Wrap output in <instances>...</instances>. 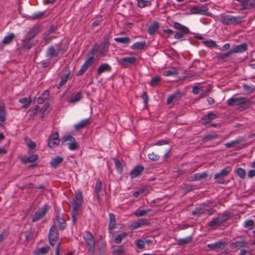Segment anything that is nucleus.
Instances as JSON below:
<instances>
[{
    "mask_svg": "<svg viewBox=\"0 0 255 255\" xmlns=\"http://www.w3.org/2000/svg\"><path fill=\"white\" fill-rule=\"evenodd\" d=\"M251 102L246 97L234 96L228 100L227 104L230 106H239L243 109H248L251 105Z\"/></svg>",
    "mask_w": 255,
    "mask_h": 255,
    "instance_id": "f257e3e1",
    "label": "nucleus"
},
{
    "mask_svg": "<svg viewBox=\"0 0 255 255\" xmlns=\"http://www.w3.org/2000/svg\"><path fill=\"white\" fill-rule=\"evenodd\" d=\"M83 238L88 252L92 255L95 253V241L93 234L90 232H86Z\"/></svg>",
    "mask_w": 255,
    "mask_h": 255,
    "instance_id": "f03ea898",
    "label": "nucleus"
},
{
    "mask_svg": "<svg viewBox=\"0 0 255 255\" xmlns=\"http://www.w3.org/2000/svg\"><path fill=\"white\" fill-rule=\"evenodd\" d=\"M220 20L224 24H237L243 21V17L240 16H233L231 15L221 14Z\"/></svg>",
    "mask_w": 255,
    "mask_h": 255,
    "instance_id": "7ed1b4c3",
    "label": "nucleus"
},
{
    "mask_svg": "<svg viewBox=\"0 0 255 255\" xmlns=\"http://www.w3.org/2000/svg\"><path fill=\"white\" fill-rule=\"evenodd\" d=\"M62 144L68 146L69 149L75 150L79 146L78 143L76 141L75 138L70 135H66L62 138Z\"/></svg>",
    "mask_w": 255,
    "mask_h": 255,
    "instance_id": "20e7f679",
    "label": "nucleus"
},
{
    "mask_svg": "<svg viewBox=\"0 0 255 255\" xmlns=\"http://www.w3.org/2000/svg\"><path fill=\"white\" fill-rule=\"evenodd\" d=\"M61 43L57 44L55 46L51 45L46 51V56L47 57L51 58L57 57L60 51H62Z\"/></svg>",
    "mask_w": 255,
    "mask_h": 255,
    "instance_id": "39448f33",
    "label": "nucleus"
},
{
    "mask_svg": "<svg viewBox=\"0 0 255 255\" xmlns=\"http://www.w3.org/2000/svg\"><path fill=\"white\" fill-rule=\"evenodd\" d=\"M231 171V168L229 166L222 169L220 172L217 173L214 175V179L219 184H223L225 182L224 178L226 177Z\"/></svg>",
    "mask_w": 255,
    "mask_h": 255,
    "instance_id": "423d86ee",
    "label": "nucleus"
},
{
    "mask_svg": "<svg viewBox=\"0 0 255 255\" xmlns=\"http://www.w3.org/2000/svg\"><path fill=\"white\" fill-rule=\"evenodd\" d=\"M244 141H245V138L243 137H239L235 140L226 143L225 145L227 148L235 147L239 149L248 145V143L242 144V142Z\"/></svg>",
    "mask_w": 255,
    "mask_h": 255,
    "instance_id": "0eeeda50",
    "label": "nucleus"
},
{
    "mask_svg": "<svg viewBox=\"0 0 255 255\" xmlns=\"http://www.w3.org/2000/svg\"><path fill=\"white\" fill-rule=\"evenodd\" d=\"M49 209V206L45 205L42 208L39 209L33 215L32 221L35 222L42 218Z\"/></svg>",
    "mask_w": 255,
    "mask_h": 255,
    "instance_id": "6e6552de",
    "label": "nucleus"
},
{
    "mask_svg": "<svg viewBox=\"0 0 255 255\" xmlns=\"http://www.w3.org/2000/svg\"><path fill=\"white\" fill-rule=\"evenodd\" d=\"M60 139L58 132L52 133L48 139V145L51 148H54L59 144Z\"/></svg>",
    "mask_w": 255,
    "mask_h": 255,
    "instance_id": "1a4fd4ad",
    "label": "nucleus"
},
{
    "mask_svg": "<svg viewBox=\"0 0 255 255\" xmlns=\"http://www.w3.org/2000/svg\"><path fill=\"white\" fill-rule=\"evenodd\" d=\"M59 233L55 225H53L50 229L49 233V241L51 246L55 245V242L58 237Z\"/></svg>",
    "mask_w": 255,
    "mask_h": 255,
    "instance_id": "9d476101",
    "label": "nucleus"
},
{
    "mask_svg": "<svg viewBox=\"0 0 255 255\" xmlns=\"http://www.w3.org/2000/svg\"><path fill=\"white\" fill-rule=\"evenodd\" d=\"M41 30V26L39 24H35L29 29L25 37L29 39L32 40L38 34Z\"/></svg>",
    "mask_w": 255,
    "mask_h": 255,
    "instance_id": "9b49d317",
    "label": "nucleus"
},
{
    "mask_svg": "<svg viewBox=\"0 0 255 255\" xmlns=\"http://www.w3.org/2000/svg\"><path fill=\"white\" fill-rule=\"evenodd\" d=\"M225 245L226 242L225 241H220L217 243L208 244L207 246L212 251L219 252L225 248Z\"/></svg>",
    "mask_w": 255,
    "mask_h": 255,
    "instance_id": "f8f14e48",
    "label": "nucleus"
},
{
    "mask_svg": "<svg viewBox=\"0 0 255 255\" xmlns=\"http://www.w3.org/2000/svg\"><path fill=\"white\" fill-rule=\"evenodd\" d=\"M94 58L93 57L89 58L81 66L80 70L76 73L77 76L82 75L88 68L90 67L94 63Z\"/></svg>",
    "mask_w": 255,
    "mask_h": 255,
    "instance_id": "ddd939ff",
    "label": "nucleus"
},
{
    "mask_svg": "<svg viewBox=\"0 0 255 255\" xmlns=\"http://www.w3.org/2000/svg\"><path fill=\"white\" fill-rule=\"evenodd\" d=\"M208 9V7L206 5L195 6L191 8L190 11L192 14L208 15L206 12Z\"/></svg>",
    "mask_w": 255,
    "mask_h": 255,
    "instance_id": "4468645a",
    "label": "nucleus"
},
{
    "mask_svg": "<svg viewBox=\"0 0 255 255\" xmlns=\"http://www.w3.org/2000/svg\"><path fill=\"white\" fill-rule=\"evenodd\" d=\"M136 58L134 57H127L120 59L119 63L123 67H127L129 65H132L136 62Z\"/></svg>",
    "mask_w": 255,
    "mask_h": 255,
    "instance_id": "2eb2a0df",
    "label": "nucleus"
},
{
    "mask_svg": "<svg viewBox=\"0 0 255 255\" xmlns=\"http://www.w3.org/2000/svg\"><path fill=\"white\" fill-rule=\"evenodd\" d=\"M83 203V195L80 191H78L75 193V197L72 202L73 206L80 207Z\"/></svg>",
    "mask_w": 255,
    "mask_h": 255,
    "instance_id": "dca6fc26",
    "label": "nucleus"
},
{
    "mask_svg": "<svg viewBox=\"0 0 255 255\" xmlns=\"http://www.w3.org/2000/svg\"><path fill=\"white\" fill-rule=\"evenodd\" d=\"M30 39L27 38L24 36V38L21 41V48L26 50L29 51L32 47L36 45V43L34 42H31Z\"/></svg>",
    "mask_w": 255,
    "mask_h": 255,
    "instance_id": "f3484780",
    "label": "nucleus"
},
{
    "mask_svg": "<svg viewBox=\"0 0 255 255\" xmlns=\"http://www.w3.org/2000/svg\"><path fill=\"white\" fill-rule=\"evenodd\" d=\"M241 3L243 9H249L255 6V0H236Z\"/></svg>",
    "mask_w": 255,
    "mask_h": 255,
    "instance_id": "a211bd4d",
    "label": "nucleus"
},
{
    "mask_svg": "<svg viewBox=\"0 0 255 255\" xmlns=\"http://www.w3.org/2000/svg\"><path fill=\"white\" fill-rule=\"evenodd\" d=\"M144 170V167L141 165L135 166L130 172L131 179L135 178L140 175Z\"/></svg>",
    "mask_w": 255,
    "mask_h": 255,
    "instance_id": "6ab92c4d",
    "label": "nucleus"
},
{
    "mask_svg": "<svg viewBox=\"0 0 255 255\" xmlns=\"http://www.w3.org/2000/svg\"><path fill=\"white\" fill-rule=\"evenodd\" d=\"M15 37V35L13 33H9L2 39L0 43L1 46L3 47L4 45H8L12 43Z\"/></svg>",
    "mask_w": 255,
    "mask_h": 255,
    "instance_id": "aec40b11",
    "label": "nucleus"
},
{
    "mask_svg": "<svg viewBox=\"0 0 255 255\" xmlns=\"http://www.w3.org/2000/svg\"><path fill=\"white\" fill-rule=\"evenodd\" d=\"M217 118L218 116L216 114L213 112H210L208 114L204 115L202 118V120L203 121V125H206L210 123L212 120Z\"/></svg>",
    "mask_w": 255,
    "mask_h": 255,
    "instance_id": "412c9836",
    "label": "nucleus"
},
{
    "mask_svg": "<svg viewBox=\"0 0 255 255\" xmlns=\"http://www.w3.org/2000/svg\"><path fill=\"white\" fill-rule=\"evenodd\" d=\"M248 243L245 241L241 240L233 242L230 244V248L232 250H235L237 248H244L247 246Z\"/></svg>",
    "mask_w": 255,
    "mask_h": 255,
    "instance_id": "4be33fe9",
    "label": "nucleus"
},
{
    "mask_svg": "<svg viewBox=\"0 0 255 255\" xmlns=\"http://www.w3.org/2000/svg\"><path fill=\"white\" fill-rule=\"evenodd\" d=\"M109 46V43L108 40L105 39L104 42L98 46V52L100 55L104 56L105 53L107 51Z\"/></svg>",
    "mask_w": 255,
    "mask_h": 255,
    "instance_id": "5701e85b",
    "label": "nucleus"
},
{
    "mask_svg": "<svg viewBox=\"0 0 255 255\" xmlns=\"http://www.w3.org/2000/svg\"><path fill=\"white\" fill-rule=\"evenodd\" d=\"M181 93L179 91H177L168 97L166 101L167 104L169 105L173 102L178 101L181 99Z\"/></svg>",
    "mask_w": 255,
    "mask_h": 255,
    "instance_id": "b1692460",
    "label": "nucleus"
},
{
    "mask_svg": "<svg viewBox=\"0 0 255 255\" xmlns=\"http://www.w3.org/2000/svg\"><path fill=\"white\" fill-rule=\"evenodd\" d=\"M109 223L108 228L110 232H111L115 228L116 225V216L113 213H109Z\"/></svg>",
    "mask_w": 255,
    "mask_h": 255,
    "instance_id": "393cba45",
    "label": "nucleus"
},
{
    "mask_svg": "<svg viewBox=\"0 0 255 255\" xmlns=\"http://www.w3.org/2000/svg\"><path fill=\"white\" fill-rule=\"evenodd\" d=\"M208 207V205L206 204L201 205L192 212V215L195 216L203 214L205 213L206 211V207Z\"/></svg>",
    "mask_w": 255,
    "mask_h": 255,
    "instance_id": "a878e982",
    "label": "nucleus"
},
{
    "mask_svg": "<svg viewBox=\"0 0 255 255\" xmlns=\"http://www.w3.org/2000/svg\"><path fill=\"white\" fill-rule=\"evenodd\" d=\"M248 46L245 43L235 46L231 50L232 53H242L247 50Z\"/></svg>",
    "mask_w": 255,
    "mask_h": 255,
    "instance_id": "bb28decb",
    "label": "nucleus"
},
{
    "mask_svg": "<svg viewBox=\"0 0 255 255\" xmlns=\"http://www.w3.org/2000/svg\"><path fill=\"white\" fill-rule=\"evenodd\" d=\"M230 217V214L227 212H225L222 214H218L217 217V220L219 221V223L222 225L225 222L227 221Z\"/></svg>",
    "mask_w": 255,
    "mask_h": 255,
    "instance_id": "cd10ccee",
    "label": "nucleus"
},
{
    "mask_svg": "<svg viewBox=\"0 0 255 255\" xmlns=\"http://www.w3.org/2000/svg\"><path fill=\"white\" fill-rule=\"evenodd\" d=\"M38 158V156L36 154H33L28 157H23L21 159L22 163L26 164L27 163H33Z\"/></svg>",
    "mask_w": 255,
    "mask_h": 255,
    "instance_id": "c85d7f7f",
    "label": "nucleus"
},
{
    "mask_svg": "<svg viewBox=\"0 0 255 255\" xmlns=\"http://www.w3.org/2000/svg\"><path fill=\"white\" fill-rule=\"evenodd\" d=\"M90 123V119L83 120L77 124L75 125L74 128L77 130L81 129L88 125Z\"/></svg>",
    "mask_w": 255,
    "mask_h": 255,
    "instance_id": "c756f323",
    "label": "nucleus"
},
{
    "mask_svg": "<svg viewBox=\"0 0 255 255\" xmlns=\"http://www.w3.org/2000/svg\"><path fill=\"white\" fill-rule=\"evenodd\" d=\"M173 24L174 27L175 29L181 30L184 34H188L190 33L188 28L185 26H184L177 22H174Z\"/></svg>",
    "mask_w": 255,
    "mask_h": 255,
    "instance_id": "7c9ffc66",
    "label": "nucleus"
},
{
    "mask_svg": "<svg viewBox=\"0 0 255 255\" xmlns=\"http://www.w3.org/2000/svg\"><path fill=\"white\" fill-rule=\"evenodd\" d=\"M50 250V247L48 246L43 247L41 248H37L33 252L34 255H42L48 253Z\"/></svg>",
    "mask_w": 255,
    "mask_h": 255,
    "instance_id": "2f4dec72",
    "label": "nucleus"
},
{
    "mask_svg": "<svg viewBox=\"0 0 255 255\" xmlns=\"http://www.w3.org/2000/svg\"><path fill=\"white\" fill-rule=\"evenodd\" d=\"M63 161V157L60 156H57L51 160L50 161V164L52 167L56 168Z\"/></svg>",
    "mask_w": 255,
    "mask_h": 255,
    "instance_id": "473e14b6",
    "label": "nucleus"
},
{
    "mask_svg": "<svg viewBox=\"0 0 255 255\" xmlns=\"http://www.w3.org/2000/svg\"><path fill=\"white\" fill-rule=\"evenodd\" d=\"M49 92L48 90H45L41 94V96L38 98L37 102L38 104H43L48 98Z\"/></svg>",
    "mask_w": 255,
    "mask_h": 255,
    "instance_id": "72a5a7b5",
    "label": "nucleus"
},
{
    "mask_svg": "<svg viewBox=\"0 0 255 255\" xmlns=\"http://www.w3.org/2000/svg\"><path fill=\"white\" fill-rule=\"evenodd\" d=\"M111 70V66L106 63L102 64L98 69L97 73L99 75L101 74L105 71H110Z\"/></svg>",
    "mask_w": 255,
    "mask_h": 255,
    "instance_id": "f704fd0d",
    "label": "nucleus"
},
{
    "mask_svg": "<svg viewBox=\"0 0 255 255\" xmlns=\"http://www.w3.org/2000/svg\"><path fill=\"white\" fill-rule=\"evenodd\" d=\"M208 173L206 172L194 174L192 176V180H200L206 178Z\"/></svg>",
    "mask_w": 255,
    "mask_h": 255,
    "instance_id": "c9c22d12",
    "label": "nucleus"
},
{
    "mask_svg": "<svg viewBox=\"0 0 255 255\" xmlns=\"http://www.w3.org/2000/svg\"><path fill=\"white\" fill-rule=\"evenodd\" d=\"M146 43L145 41L137 42L134 43L131 46V48L134 50H141L144 49Z\"/></svg>",
    "mask_w": 255,
    "mask_h": 255,
    "instance_id": "e433bc0d",
    "label": "nucleus"
},
{
    "mask_svg": "<svg viewBox=\"0 0 255 255\" xmlns=\"http://www.w3.org/2000/svg\"><path fill=\"white\" fill-rule=\"evenodd\" d=\"M218 137V134L215 132L205 135L203 137L204 141H208L217 138Z\"/></svg>",
    "mask_w": 255,
    "mask_h": 255,
    "instance_id": "4c0bfd02",
    "label": "nucleus"
},
{
    "mask_svg": "<svg viewBox=\"0 0 255 255\" xmlns=\"http://www.w3.org/2000/svg\"><path fill=\"white\" fill-rule=\"evenodd\" d=\"M82 98V95L81 92H79L76 94L74 96H72L69 99L68 102L71 103H75L79 101Z\"/></svg>",
    "mask_w": 255,
    "mask_h": 255,
    "instance_id": "58836bf2",
    "label": "nucleus"
},
{
    "mask_svg": "<svg viewBox=\"0 0 255 255\" xmlns=\"http://www.w3.org/2000/svg\"><path fill=\"white\" fill-rule=\"evenodd\" d=\"M159 28V24L158 22H154L151 24L148 29V32L150 35H152L158 30Z\"/></svg>",
    "mask_w": 255,
    "mask_h": 255,
    "instance_id": "ea45409f",
    "label": "nucleus"
},
{
    "mask_svg": "<svg viewBox=\"0 0 255 255\" xmlns=\"http://www.w3.org/2000/svg\"><path fill=\"white\" fill-rule=\"evenodd\" d=\"M128 236V233L123 232L120 234L118 235L114 239V242L116 244H120L122 241Z\"/></svg>",
    "mask_w": 255,
    "mask_h": 255,
    "instance_id": "a19ab883",
    "label": "nucleus"
},
{
    "mask_svg": "<svg viewBox=\"0 0 255 255\" xmlns=\"http://www.w3.org/2000/svg\"><path fill=\"white\" fill-rule=\"evenodd\" d=\"M80 207L73 206V210L71 213V216L72 218V221L74 224H75L77 221V216H78V210Z\"/></svg>",
    "mask_w": 255,
    "mask_h": 255,
    "instance_id": "79ce46f5",
    "label": "nucleus"
},
{
    "mask_svg": "<svg viewBox=\"0 0 255 255\" xmlns=\"http://www.w3.org/2000/svg\"><path fill=\"white\" fill-rule=\"evenodd\" d=\"M56 219L59 223V227L61 230H64L66 227V224L64 220L61 218L59 215L56 216Z\"/></svg>",
    "mask_w": 255,
    "mask_h": 255,
    "instance_id": "37998d69",
    "label": "nucleus"
},
{
    "mask_svg": "<svg viewBox=\"0 0 255 255\" xmlns=\"http://www.w3.org/2000/svg\"><path fill=\"white\" fill-rule=\"evenodd\" d=\"M101 188L102 182L100 180L98 179L96 181V184L95 186V192L97 194V198L99 201L100 200V196L99 194L101 190Z\"/></svg>",
    "mask_w": 255,
    "mask_h": 255,
    "instance_id": "c03bdc74",
    "label": "nucleus"
},
{
    "mask_svg": "<svg viewBox=\"0 0 255 255\" xmlns=\"http://www.w3.org/2000/svg\"><path fill=\"white\" fill-rule=\"evenodd\" d=\"M145 225V222L143 221L139 222H133L131 223L130 227L132 229H136L141 226Z\"/></svg>",
    "mask_w": 255,
    "mask_h": 255,
    "instance_id": "a18cd8bd",
    "label": "nucleus"
},
{
    "mask_svg": "<svg viewBox=\"0 0 255 255\" xmlns=\"http://www.w3.org/2000/svg\"><path fill=\"white\" fill-rule=\"evenodd\" d=\"M192 241V238L191 237H188L184 239H179L178 241L177 244L179 245L187 244L190 243Z\"/></svg>",
    "mask_w": 255,
    "mask_h": 255,
    "instance_id": "49530a36",
    "label": "nucleus"
},
{
    "mask_svg": "<svg viewBox=\"0 0 255 255\" xmlns=\"http://www.w3.org/2000/svg\"><path fill=\"white\" fill-rule=\"evenodd\" d=\"M19 102L21 104H22L23 105L22 106L23 108H26L31 102V99H29L28 101L27 98H22L19 100Z\"/></svg>",
    "mask_w": 255,
    "mask_h": 255,
    "instance_id": "de8ad7c7",
    "label": "nucleus"
},
{
    "mask_svg": "<svg viewBox=\"0 0 255 255\" xmlns=\"http://www.w3.org/2000/svg\"><path fill=\"white\" fill-rule=\"evenodd\" d=\"M69 76V74H66L61 77V81L60 82L57 87L58 89H60L66 84L68 80Z\"/></svg>",
    "mask_w": 255,
    "mask_h": 255,
    "instance_id": "09e8293b",
    "label": "nucleus"
},
{
    "mask_svg": "<svg viewBox=\"0 0 255 255\" xmlns=\"http://www.w3.org/2000/svg\"><path fill=\"white\" fill-rule=\"evenodd\" d=\"M208 225L209 227L212 228H215V226L219 227L221 225V224L219 223L217 218H215L208 223Z\"/></svg>",
    "mask_w": 255,
    "mask_h": 255,
    "instance_id": "8fccbe9b",
    "label": "nucleus"
},
{
    "mask_svg": "<svg viewBox=\"0 0 255 255\" xmlns=\"http://www.w3.org/2000/svg\"><path fill=\"white\" fill-rule=\"evenodd\" d=\"M161 79L158 76H156L152 78L150 80V85L152 86H155L157 85L160 82Z\"/></svg>",
    "mask_w": 255,
    "mask_h": 255,
    "instance_id": "3c124183",
    "label": "nucleus"
},
{
    "mask_svg": "<svg viewBox=\"0 0 255 255\" xmlns=\"http://www.w3.org/2000/svg\"><path fill=\"white\" fill-rule=\"evenodd\" d=\"M113 160L115 162V166L117 169L120 172H121L123 170V167L122 166V163L117 158H114Z\"/></svg>",
    "mask_w": 255,
    "mask_h": 255,
    "instance_id": "603ef678",
    "label": "nucleus"
},
{
    "mask_svg": "<svg viewBox=\"0 0 255 255\" xmlns=\"http://www.w3.org/2000/svg\"><path fill=\"white\" fill-rule=\"evenodd\" d=\"M115 41L122 43H128L129 42L130 39L128 37H118L115 39Z\"/></svg>",
    "mask_w": 255,
    "mask_h": 255,
    "instance_id": "864d4df0",
    "label": "nucleus"
},
{
    "mask_svg": "<svg viewBox=\"0 0 255 255\" xmlns=\"http://www.w3.org/2000/svg\"><path fill=\"white\" fill-rule=\"evenodd\" d=\"M177 71L175 70H167L163 71V75L166 76H174L177 75Z\"/></svg>",
    "mask_w": 255,
    "mask_h": 255,
    "instance_id": "5fc2aeb1",
    "label": "nucleus"
},
{
    "mask_svg": "<svg viewBox=\"0 0 255 255\" xmlns=\"http://www.w3.org/2000/svg\"><path fill=\"white\" fill-rule=\"evenodd\" d=\"M150 211V210L149 209L148 210H137L134 213V215L136 217H142L145 215H146L148 212Z\"/></svg>",
    "mask_w": 255,
    "mask_h": 255,
    "instance_id": "6e6d98bb",
    "label": "nucleus"
},
{
    "mask_svg": "<svg viewBox=\"0 0 255 255\" xmlns=\"http://www.w3.org/2000/svg\"><path fill=\"white\" fill-rule=\"evenodd\" d=\"M135 244L139 249H143L144 248L145 242L142 240H136L135 241Z\"/></svg>",
    "mask_w": 255,
    "mask_h": 255,
    "instance_id": "4d7b16f0",
    "label": "nucleus"
},
{
    "mask_svg": "<svg viewBox=\"0 0 255 255\" xmlns=\"http://www.w3.org/2000/svg\"><path fill=\"white\" fill-rule=\"evenodd\" d=\"M203 42L205 45L209 47H215L217 46L216 42L212 40L204 41Z\"/></svg>",
    "mask_w": 255,
    "mask_h": 255,
    "instance_id": "13d9d810",
    "label": "nucleus"
},
{
    "mask_svg": "<svg viewBox=\"0 0 255 255\" xmlns=\"http://www.w3.org/2000/svg\"><path fill=\"white\" fill-rule=\"evenodd\" d=\"M236 172L237 175L242 178H244L246 175L245 170L242 168H238Z\"/></svg>",
    "mask_w": 255,
    "mask_h": 255,
    "instance_id": "bf43d9fd",
    "label": "nucleus"
},
{
    "mask_svg": "<svg viewBox=\"0 0 255 255\" xmlns=\"http://www.w3.org/2000/svg\"><path fill=\"white\" fill-rule=\"evenodd\" d=\"M148 158L150 160H153V161L158 160L160 157V156L158 154H157L153 152H152L151 153L148 154Z\"/></svg>",
    "mask_w": 255,
    "mask_h": 255,
    "instance_id": "052dcab7",
    "label": "nucleus"
},
{
    "mask_svg": "<svg viewBox=\"0 0 255 255\" xmlns=\"http://www.w3.org/2000/svg\"><path fill=\"white\" fill-rule=\"evenodd\" d=\"M254 225V222L252 220H248L245 222V227L252 229Z\"/></svg>",
    "mask_w": 255,
    "mask_h": 255,
    "instance_id": "680f3d73",
    "label": "nucleus"
},
{
    "mask_svg": "<svg viewBox=\"0 0 255 255\" xmlns=\"http://www.w3.org/2000/svg\"><path fill=\"white\" fill-rule=\"evenodd\" d=\"M26 143L29 148L31 150L35 148V143L31 140L27 139V141H26Z\"/></svg>",
    "mask_w": 255,
    "mask_h": 255,
    "instance_id": "e2e57ef3",
    "label": "nucleus"
},
{
    "mask_svg": "<svg viewBox=\"0 0 255 255\" xmlns=\"http://www.w3.org/2000/svg\"><path fill=\"white\" fill-rule=\"evenodd\" d=\"M200 91L202 92V94L203 93L204 90L201 89V88H199L198 86H194L193 87L192 92L193 93L197 95L200 94Z\"/></svg>",
    "mask_w": 255,
    "mask_h": 255,
    "instance_id": "0e129e2a",
    "label": "nucleus"
},
{
    "mask_svg": "<svg viewBox=\"0 0 255 255\" xmlns=\"http://www.w3.org/2000/svg\"><path fill=\"white\" fill-rule=\"evenodd\" d=\"M232 53V52H231V50H230L225 53L220 54L219 55V58L221 59H224L226 58L229 57L231 55Z\"/></svg>",
    "mask_w": 255,
    "mask_h": 255,
    "instance_id": "69168bd1",
    "label": "nucleus"
},
{
    "mask_svg": "<svg viewBox=\"0 0 255 255\" xmlns=\"http://www.w3.org/2000/svg\"><path fill=\"white\" fill-rule=\"evenodd\" d=\"M124 252H125L124 249L122 247H120L119 248L116 249L114 250V254L115 255H121L123 254L124 253Z\"/></svg>",
    "mask_w": 255,
    "mask_h": 255,
    "instance_id": "338daca9",
    "label": "nucleus"
},
{
    "mask_svg": "<svg viewBox=\"0 0 255 255\" xmlns=\"http://www.w3.org/2000/svg\"><path fill=\"white\" fill-rule=\"evenodd\" d=\"M49 105L47 104H45L43 107L41 109L40 112H41L42 114L43 115L45 113H48L49 112Z\"/></svg>",
    "mask_w": 255,
    "mask_h": 255,
    "instance_id": "774afa93",
    "label": "nucleus"
}]
</instances>
